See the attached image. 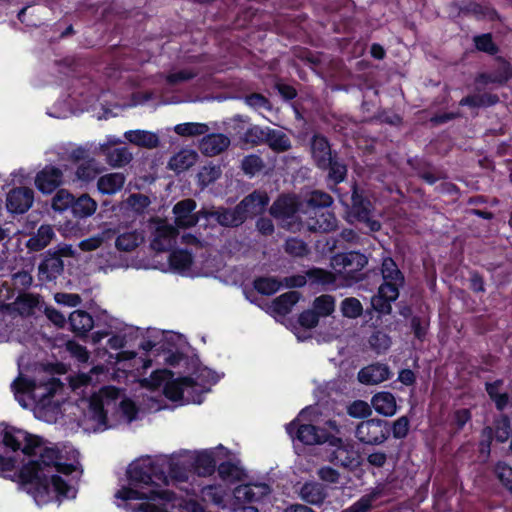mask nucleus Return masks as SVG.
I'll return each mask as SVG.
<instances>
[{"label":"nucleus","instance_id":"16","mask_svg":"<svg viewBox=\"0 0 512 512\" xmlns=\"http://www.w3.org/2000/svg\"><path fill=\"white\" fill-rule=\"evenodd\" d=\"M391 377V371L387 364L373 363L361 368L358 372V381L364 385H375L388 380Z\"/></svg>","mask_w":512,"mask_h":512},{"label":"nucleus","instance_id":"20","mask_svg":"<svg viewBox=\"0 0 512 512\" xmlns=\"http://www.w3.org/2000/svg\"><path fill=\"white\" fill-rule=\"evenodd\" d=\"M299 497L302 501L313 506H322L328 497L326 486L319 482H305L299 491Z\"/></svg>","mask_w":512,"mask_h":512},{"label":"nucleus","instance_id":"46","mask_svg":"<svg viewBox=\"0 0 512 512\" xmlns=\"http://www.w3.org/2000/svg\"><path fill=\"white\" fill-rule=\"evenodd\" d=\"M430 325V318L428 316L413 315L410 319V327L414 337L419 341L426 339Z\"/></svg>","mask_w":512,"mask_h":512},{"label":"nucleus","instance_id":"29","mask_svg":"<svg viewBox=\"0 0 512 512\" xmlns=\"http://www.w3.org/2000/svg\"><path fill=\"white\" fill-rule=\"evenodd\" d=\"M54 236L55 233L52 226L43 224L37 229V232L28 239L26 246L30 251H41L50 244Z\"/></svg>","mask_w":512,"mask_h":512},{"label":"nucleus","instance_id":"22","mask_svg":"<svg viewBox=\"0 0 512 512\" xmlns=\"http://www.w3.org/2000/svg\"><path fill=\"white\" fill-rule=\"evenodd\" d=\"M177 236L175 227L169 224H161L157 226L154 237L151 241V248L157 252H164L169 250L172 242Z\"/></svg>","mask_w":512,"mask_h":512},{"label":"nucleus","instance_id":"4","mask_svg":"<svg viewBox=\"0 0 512 512\" xmlns=\"http://www.w3.org/2000/svg\"><path fill=\"white\" fill-rule=\"evenodd\" d=\"M269 204V197L266 192L253 191L245 196L235 207H219L216 214V221L219 225L227 228L241 226L249 217L256 216L264 211Z\"/></svg>","mask_w":512,"mask_h":512},{"label":"nucleus","instance_id":"25","mask_svg":"<svg viewBox=\"0 0 512 512\" xmlns=\"http://www.w3.org/2000/svg\"><path fill=\"white\" fill-rule=\"evenodd\" d=\"M68 321L71 331L77 336H86L94 326L92 316L84 310H75L70 313Z\"/></svg>","mask_w":512,"mask_h":512},{"label":"nucleus","instance_id":"50","mask_svg":"<svg viewBox=\"0 0 512 512\" xmlns=\"http://www.w3.org/2000/svg\"><path fill=\"white\" fill-rule=\"evenodd\" d=\"M307 203L313 209L322 210L332 205L333 198L324 191L315 190L310 194Z\"/></svg>","mask_w":512,"mask_h":512},{"label":"nucleus","instance_id":"31","mask_svg":"<svg viewBox=\"0 0 512 512\" xmlns=\"http://www.w3.org/2000/svg\"><path fill=\"white\" fill-rule=\"evenodd\" d=\"M264 144L276 153L286 152L292 146L290 138L284 132L269 127H267Z\"/></svg>","mask_w":512,"mask_h":512},{"label":"nucleus","instance_id":"42","mask_svg":"<svg viewBox=\"0 0 512 512\" xmlns=\"http://www.w3.org/2000/svg\"><path fill=\"white\" fill-rule=\"evenodd\" d=\"M219 477L223 481L236 482L242 480L244 470L231 461H224L216 467Z\"/></svg>","mask_w":512,"mask_h":512},{"label":"nucleus","instance_id":"41","mask_svg":"<svg viewBox=\"0 0 512 512\" xmlns=\"http://www.w3.org/2000/svg\"><path fill=\"white\" fill-rule=\"evenodd\" d=\"M381 491L373 489L371 492L361 496L349 507L341 512H370L373 509V503L380 497Z\"/></svg>","mask_w":512,"mask_h":512},{"label":"nucleus","instance_id":"9","mask_svg":"<svg viewBox=\"0 0 512 512\" xmlns=\"http://www.w3.org/2000/svg\"><path fill=\"white\" fill-rule=\"evenodd\" d=\"M380 271L383 281L379 287L394 295L400 294V289L405 285V276L395 260L390 256L383 257Z\"/></svg>","mask_w":512,"mask_h":512},{"label":"nucleus","instance_id":"15","mask_svg":"<svg viewBox=\"0 0 512 512\" xmlns=\"http://www.w3.org/2000/svg\"><path fill=\"white\" fill-rule=\"evenodd\" d=\"M196 201L192 198H186L177 202L173 207L175 223L179 228H191L197 225V216L194 215Z\"/></svg>","mask_w":512,"mask_h":512},{"label":"nucleus","instance_id":"24","mask_svg":"<svg viewBox=\"0 0 512 512\" xmlns=\"http://www.w3.org/2000/svg\"><path fill=\"white\" fill-rule=\"evenodd\" d=\"M307 224L312 232L326 233L335 229L336 218L333 213L316 210L314 216L309 217Z\"/></svg>","mask_w":512,"mask_h":512},{"label":"nucleus","instance_id":"32","mask_svg":"<svg viewBox=\"0 0 512 512\" xmlns=\"http://www.w3.org/2000/svg\"><path fill=\"white\" fill-rule=\"evenodd\" d=\"M125 183V176L122 173H109L100 176L97 181L98 190L102 194H114L120 191Z\"/></svg>","mask_w":512,"mask_h":512},{"label":"nucleus","instance_id":"28","mask_svg":"<svg viewBox=\"0 0 512 512\" xmlns=\"http://www.w3.org/2000/svg\"><path fill=\"white\" fill-rule=\"evenodd\" d=\"M371 404L375 411L383 416H393L397 411L395 396L388 391L378 392L373 395Z\"/></svg>","mask_w":512,"mask_h":512},{"label":"nucleus","instance_id":"56","mask_svg":"<svg viewBox=\"0 0 512 512\" xmlns=\"http://www.w3.org/2000/svg\"><path fill=\"white\" fill-rule=\"evenodd\" d=\"M107 159L110 165L122 167L132 160V155L125 147L115 148L108 153Z\"/></svg>","mask_w":512,"mask_h":512},{"label":"nucleus","instance_id":"40","mask_svg":"<svg viewBox=\"0 0 512 512\" xmlns=\"http://www.w3.org/2000/svg\"><path fill=\"white\" fill-rule=\"evenodd\" d=\"M169 265L175 271L188 270L193 263V255L187 249H177L169 255Z\"/></svg>","mask_w":512,"mask_h":512},{"label":"nucleus","instance_id":"36","mask_svg":"<svg viewBox=\"0 0 512 512\" xmlns=\"http://www.w3.org/2000/svg\"><path fill=\"white\" fill-rule=\"evenodd\" d=\"M493 438L498 443H505L511 435V419L507 414L500 413L493 419Z\"/></svg>","mask_w":512,"mask_h":512},{"label":"nucleus","instance_id":"61","mask_svg":"<svg viewBox=\"0 0 512 512\" xmlns=\"http://www.w3.org/2000/svg\"><path fill=\"white\" fill-rule=\"evenodd\" d=\"M472 413L468 408H460L454 411L452 415V424L457 432L463 430L465 425L471 421Z\"/></svg>","mask_w":512,"mask_h":512},{"label":"nucleus","instance_id":"51","mask_svg":"<svg viewBox=\"0 0 512 512\" xmlns=\"http://www.w3.org/2000/svg\"><path fill=\"white\" fill-rule=\"evenodd\" d=\"M341 311L345 317L355 319L362 315L363 307L357 298L348 297L341 302Z\"/></svg>","mask_w":512,"mask_h":512},{"label":"nucleus","instance_id":"21","mask_svg":"<svg viewBox=\"0 0 512 512\" xmlns=\"http://www.w3.org/2000/svg\"><path fill=\"white\" fill-rule=\"evenodd\" d=\"M194 386H196V381L191 376L170 379L165 382L163 393L167 399L176 402L183 399L186 389Z\"/></svg>","mask_w":512,"mask_h":512},{"label":"nucleus","instance_id":"64","mask_svg":"<svg viewBox=\"0 0 512 512\" xmlns=\"http://www.w3.org/2000/svg\"><path fill=\"white\" fill-rule=\"evenodd\" d=\"M469 289L475 294L486 292L484 277L477 270L469 271Z\"/></svg>","mask_w":512,"mask_h":512},{"label":"nucleus","instance_id":"45","mask_svg":"<svg viewBox=\"0 0 512 512\" xmlns=\"http://www.w3.org/2000/svg\"><path fill=\"white\" fill-rule=\"evenodd\" d=\"M475 48L489 55H496L499 52L498 45L493 41L491 33H483L473 38Z\"/></svg>","mask_w":512,"mask_h":512},{"label":"nucleus","instance_id":"60","mask_svg":"<svg viewBox=\"0 0 512 512\" xmlns=\"http://www.w3.org/2000/svg\"><path fill=\"white\" fill-rule=\"evenodd\" d=\"M11 387L15 396L17 397L18 394H26L33 392L36 388V383L34 380L28 379L23 376H19L13 381Z\"/></svg>","mask_w":512,"mask_h":512},{"label":"nucleus","instance_id":"11","mask_svg":"<svg viewBox=\"0 0 512 512\" xmlns=\"http://www.w3.org/2000/svg\"><path fill=\"white\" fill-rule=\"evenodd\" d=\"M64 182V172L53 165H46L35 176V186L43 194H52Z\"/></svg>","mask_w":512,"mask_h":512},{"label":"nucleus","instance_id":"38","mask_svg":"<svg viewBox=\"0 0 512 512\" xmlns=\"http://www.w3.org/2000/svg\"><path fill=\"white\" fill-rule=\"evenodd\" d=\"M254 289L261 295L271 296L282 287V282L274 276H259L253 280Z\"/></svg>","mask_w":512,"mask_h":512},{"label":"nucleus","instance_id":"63","mask_svg":"<svg viewBox=\"0 0 512 512\" xmlns=\"http://www.w3.org/2000/svg\"><path fill=\"white\" fill-rule=\"evenodd\" d=\"M319 319L318 314L313 309H307L299 314L298 323L303 328L312 329L318 325Z\"/></svg>","mask_w":512,"mask_h":512},{"label":"nucleus","instance_id":"48","mask_svg":"<svg viewBox=\"0 0 512 512\" xmlns=\"http://www.w3.org/2000/svg\"><path fill=\"white\" fill-rule=\"evenodd\" d=\"M267 127L262 128L258 125H252L246 129L243 134L242 140L251 144L252 146H258L265 143Z\"/></svg>","mask_w":512,"mask_h":512},{"label":"nucleus","instance_id":"35","mask_svg":"<svg viewBox=\"0 0 512 512\" xmlns=\"http://www.w3.org/2000/svg\"><path fill=\"white\" fill-rule=\"evenodd\" d=\"M97 208V203L87 194L73 199L71 205L72 214L79 219L92 216Z\"/></svg>","mask_w":512,"mask_h":512},{"label":"nucleus","instance_id":"37","mask_svg":"<svg viewBox=\"0 0 512 512\" xmlns=\"http://www.w3.org/2000/svg\"><path fill=\"white\" fill-rule=\"evenodd\" d=\"M307 279L310 281V285H321L326 288L332 286L336 282V277L333 272L319 268L312 267L306 271Z\"/></svg>","mask_w":512,"mask_h":512},{"label":"nucleus","instance_id":"12","mask_svg":"<svg viewBox=\"0 0 512 512\" xmlns=\"http://www.w3.org/2000/svg\"><path fill=\"white\" fill-rule=\"evenodd\" d=\"M495 61L498 66L490 72H482L476 77V82L483 85L497 84L504 86L512 78V66L508 60L502 56H496Z\"/></svg>","mask_w":512,"mask_h":512},{"label":"nucleus","instance_id":"3","mask_svg":"<svg viewBox=\"0 0 512 512\" xmlns=\"http://www.w3.org/2000/svg\"><path fill=\"white\" fill-rule=\"evenodd\" d=\"M309 152L314 165L327 171L328 182L337 185L347 176V166L339 157L338 152L332 149L329 139L322 133L315 132L309 140Z\"/></svg>","mask_w":512,"mask_h":512},{"label":"nucleus","instance_id":"30","mask_svg":"<svg viewBox=\"0 0 512 512\" xmlns=\"http://www.w3.org/2000/svg\"><path fill=\"white\" fill-rule=\"evenodd\" d=\"M301 293L298 291H288L272 301V310L280 316L289 314L294 305L298 303L301 298Z\"/></svg>","mask_w":512,"mask_h":512},{"label":"nucleus","instance_id":"6","mask_svg":"<svg viewBox=\"0 0 512 512\" xmlns=\"http://www.w3.org/2000/svg\"><path fill=\"white\" fill-rule=\"evenodd\" d=\"M286 431L290 437L304 445L335 444L341 442V438L331 434L325 428L312 424H300L298 418L286 425Z\"/></svg>","mask_w":512,"mask_h":512},{"label":"nucleus","instance_id":"54","mask_svg":"<svg viewBox=\"0 0 512 512\" xmlns=\"http://www.w3.org/2000/svg\"><path fill=\"white\" fill-rule=\"evenodd\" d=\"M23 443L21 446L22 453L27 456H34L37 454V449L43 445V438L37 435H33L25 431Z\"/></svg>","mask_w":512,"mask_h":512},{"label":"nucleus","instance_id":"10","mask_svg":"<svg viewBox=\"0 0 512 512\" xmlns=\"http://www.w3.org/2000/svg\"><path fill=\"white\" fill-rule=\"evenodd\" d=\"M328 445L335 448L329 456V461L335 466L354 470L361 465V456L353 446L344 445L342 440Z\"/></svg>","mask_w":512,"mask_h":512},{"label":"nucleus","instance_id":"43","mask_svg":"<svg viewBox=\"0 0 512 512\" xmlns=\"http://www.w3.org/2000/svg\"><path fill=\"white\" fill-rule=\"evenodd\" d=\"M209 128L207 124L204 123H195V122H186L177 124L174 127V132L182 137H194L205 135L208 132Z\"/></svg>","mask_w":512,"mask_h":512},{"label":"nucleus","instance_id":"33","mask_svg":"<svg viewBox=\"0 0 512 512\" xmlns=\"http://www.w3.org/2000/svg\"><path fill=\"white\" fill-rule=\"evenodd\" d=\"M399 297V294L394 295L386 289L378 287L377 294L371 299V305L375 311L380 314L388 315L392 311V303Z\"/></svg>","mask_w":512,"mask_h":512},{"label":"nucleus","instance_id":"52","mask_svg":"<svg viewBox=\"0 0 512 512\" xmlns=\"http://www.w3.org/2000/svg\"><path fill=\"white\" fill-rule=\"evenodd\" d=\"M495 473L502 486L512 494V467L499 461L495 466Z\"/></svg>","mask_w":512,"mask_h":512},{"label":"nucleus","instance_id":"27","mask_svg":"<svg viewBox=\"0 0 512 512\" xmlns=\"http://www.w3.org/2000/svg\"><path fill=\"white\" fill-rule=\"evenodd\" d=\"M230 145L229 138L221 133H212L205 136L201 142V150L209 156H216L225 151Z\"/></svg>","mask_w":512,"mask_h":512},{"label":"nucleus","instance_id":"39","mask_svg":"<svg viewBox=\"0 0 512 512\" xmlns=\"http://www.w3.org/2000/svg\"><path fill=\"white\" fill-rule=\"evenodd\" d=\"M4 425L5 428L2 433L4 446L14 452L21 450L23 438L26 437L25 430L7 424Z\"/></svg>","mask_w":512,"mask_h":512},{"label":"nucleus","instance_id":"59","mask_svg":"<svg viewBox=\"0 0 512 512\" xmlns=\"http://www.w3.org/2000/svg\"><path fill=\"white\" fill-rule=\"evenodd\" d=\"M196 76H197L196 72H194L192 70H188V69H182L177 72L169 73L166 76L165 81L168 85L174 86L179 83L190 81V80L194 79Z\"/></svg>","mask_w":512,"mask_h":512},{"label":"nucleus","instance_id":"57","mask_svg":"<svg viewBox=\"0 0 512 512\" xmlns=\"http://www.w3.org/2000/svg\"><path fill=\"white\" fill-rule=\"evenodd\" d=\"M390 428L392 435L395 439L405 438L410 429V419L404 415L395 420Z\"/></svg>","mask_w":512,"mask_h":512},{"label":"nucleus","instance_id":"58","mask_svg":"<svg viewBox=\"0 0 512 512\" xmlns=\"http://www.w3.org/2000/svg\"><path fill=\"white\" fill-rule=\"evenodd\" d=\"M263 160L258 155H248L242 161V169L247 175H255L263 168Z\"/></svg>","mask_w":512,"mask_h":512},{"label":"nucleus","instance_id":"34","mask_svg":"<svg viewBox=\"0 0 512 512\" xmlns=\"http://www.w3.org/2000/svg\"><path fill=\"white\" fill-rule=\"evenodd\" d=\"M216 461L212 452L203 451L197 454L193 462L194 471L199 476H211L216 471Z\"/></svg>","mask_w":512,"mask_h":512},{"label":"nucleus","instance_id":"47","mask_svg":"<svg viewBox=\"0 0 512 512\" xmlns=\"http://www.w3.org/2000/svg\"><path fill=\"white\" fill-rule=\"evenodd\" d=\"M140 237L137 232H125L120 234L115 241V246L119 251L130 252L138 247Z\"/></svg>","mask_w":512,"mask_h":512},{"label":"nucleus","instance_id":"55","mask_svg":"<svg viewBox=\"0 0 512 512\" xmlns=\"http://www.w3.org/2000/svg\"><path fill=\"white\" fill-rule=\"evenodd\" d=\"M368 342L370 347L377 353L385 352L391 346L390 337L382 331L373 332L369 337Z\"/></svg>","mask_w":512,"mask_h":512},{"label":"nucleus","instance_id":"23","mask_svg":"<svg viewBox=\"0 0 512 512\" xmlns=\"http://www.w3.org/2000/svg\"><path fill=\"white\" fill-rule=\"evenodd\" d=\"M298 206L295 200L289 196H279L271 205L269 213L276 219H291L297 213Z\"/></svg>","mask_w":512,"mask_h":512},{"label":"nucleus","instance_id":"18","mask_svg":"<svg viewBox=\"0 0 512 512\" xmlns=\"http://www.w3.org/2000/svg\"><path fill=\"white\" fill-rule=\"evenodd\" d=\"M39 275L48 280H54L64 270L63 260L54 252V249H48L43 256L38 267Z\"/></svg>","mask_w":512,"mask_h":512},{"label":"nucleus","instance_id":"17","mask_svg":"<svg viewBox=\"0 0 512 512\" xmlns=\"http://www.w3.org/2000/svg\"><path fill=\"white\" fill-rule=\"evenodd\" d=\"M270 491L267 484H247L235 488L234 498L236 503L252 504L261 501Z\"/></svg>","mask_w":512,"mask_h":512},{"label":"nucleus","instance_id":"2","mask_svg":"<svg viewBox=\"0 0 512 512\" xmlns=\"http://www.w3.org/2000/svg\"><path fill=\"white\" fill-rule=\"evenodd\" d=\"M62 452L57 447H44L36 460L24 464L18 474V481L22 486H30L29 492L35 497L49 495V477L44 474L45 468H54L62 460Z\"/></svg>","mask_w":512,"mask_h":512},{"label":"nucleus","instance_id":"13","mask_svg":"<svg viewBox=\"0 0 512 512\" xmlns=\"http://www.w3.org/2000/svg\"><path fill=\"white\" fill-rule=\"evenodd\" d=\"M34 201V191L29 187H16L9 191L6 198L7 210L12 214L27 212Z\"/></svg>","mask_w":512,"mask_h":512},{"label":"nucleus","instance_id":"44","mask_svg":"<svg viewBox=\"0 0 512 512\" xmlns=\"http://www.w3.org/2000/svg\"><path fill=\"white\" fill-rule=\"evenodd\" d=\"M313 310L318 314V317H327L335 310V300L333 296L324 294L318 296L313 301Z\"/></svg>","mask_w":512,"mask_h":512},{"label":"nucleus","instance_id":"53","mask_svg":"<svg viewBox=\"0 0 512 512\" xmlns=\"http://www.w3.org/2000/svg\"><path fill=\"white\" fill-rule=\"evenodd\" d=\"M74 196L65 189L57 190L56 194L52 198V209L54 211H65L70 208L73 202Z\"/></svg>","mask_w":512,"mask_h":512},{"label":"nucleus","instance_id":"5","mask_svg":"<svg viewBox=\"0 0 512 512\" xmlns=\"http://www.w3.org/2000/svg\"><path fill=\"white\" fill-rule=\"evenodd\" d=\"M351 190V207L349 215L365 226L366 230L364 233L371 234L380 231L382 224L379 220L371 217L374 206L370 199L365 195L364 190L359 188L356 182L352 184Z\"/></svg>","mask_w":512,"mask_h":512},{"label":"nucleus","instance_id":"49","mask_svg":"<svg viewBox=\"0 0 512 512\" xmlns=\"http://www.w3.org/2000/svg\"><path fill=\"white\" fill-rule=\"evenodd\" d=\"M284 250L293 257H304L309 252L307 244L296 237H290L285 241Z\"/></svg>","mask_w":512,"mask_h":512},{"label":"nucleus","instance_id":"14","mask_svg":"<svg viewBox=\"0 0 512 512\" xmlns=\"http://www.w3.org/2000/svg\"><path fill=\"white\" fill-rule=\"evenodd\" d=\"M112 393H116L115 388L103 387L99 393H93L89 398L88 414L90 419L96 422L99 428H106L108 422L103 396L113 397Z\"/></svg>","mask_w":512,"mask_h":512},{"label":"nucleus","instance_id":"26","mask_svg":"<svg viewBox=\"0 0 512 512\" xmlns=\"http://www.w3.org/2000/svg\"><path fill=\"white\" fill-rule=\"evenodd\" d=\"M124 137L131 144L147 149L157 148L160 143L156 133L146 130H129Z\"/></svg>","mask_w":512,"mask_h":512},{"label":"nucleus","instance_id":"7","mask_svg":"<svg viewBox=\"0 0 512 512\" xmlns=\"http://www.w3.org/2000/svg\"><path fill=\"white\" fill-rule=\"evenodd\" d=\"M334 268H341L339 272L345 275V278L352 282H361L364 280L363 268L368 264L367 257L359 251H350L337 253L332 257Z\"/></svg>","mask_w":512,"mask_h":512},{"label":"nucleus","instance_id":"1","mask_svg":"<svg viewBox=\"0 0 512 512\" xmlns=\"http://www.w3.org/2000/svg\"><path fill=\"white\" fill-rule=\"evenodd\" d=\"M189 471L184 464L171 461L167 470L164 464L153 461L150 457L137 460L127 470L129 487H122L115 496L123 501L129 500H171L173 492L160 489L169 485V478L185 482Z\"/></svg>","mask_w":512,"mask_h":512},{"label":"nucleus","instance_id":"62","mask_svg":"<svg viewBox=\"0 0 512 512\" xmlns=\"http://www.w3.org/2000/svg\"><path fill=\"white\" fill-rule=\"evenodd\" d=\"M348 414L353 418H366L371 414V407L365 401L356 400L348 407Z\"/></svg>","mask_w":512,"mask_h":512},{"label":"nucleus","instance_id":"8","mask_svg":"<svg viewBox=\"0 0 512 512\" xmlns=\"http://www.w3.org/2000/svg\"><path fill=\"white\" fill-rule=\"evenodd\" d=\"M389 423L383 419H368L357 425L355 436L363 444L379 445L389 436Z\"/></svg>","mask_w":512,"mask_h":512},{"label":"nucleus","instance_id":"19","mask_svg":"<svg viewBox=\"0 0 512 512\" xmlns=\"http://www.w3.org/2000/svg\"><path fill=\"white\" fill-rule=\"evenodd\" d=\"M101 170L94 158H88L86 161L77 164L72 175H68L69 181L80 186L88 184L96 179Z\"/></svg>","mask_w":512,"mask_h":512}]
</instances>
